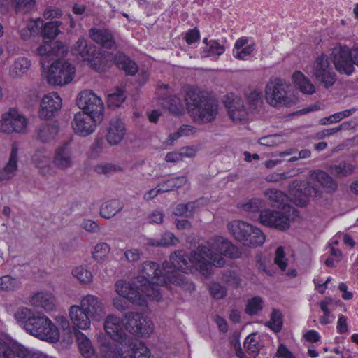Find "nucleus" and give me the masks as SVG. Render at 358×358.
Listing matches in <instances>:
<instances>
[{"label": "nucleus", "instance_id": "obj_1", "mask_svg": "<svg viewBox=\"0 0 358 358\" xmlns=\"http://www.w3.org/2000/svg\"><path fill=\"white\" fill-rule=\"evenodd\" d=\"M163 270L164 273L155 262H145L142 265L141 275L134 278V284L154 289L155 285L162 286L171 282L189 292L194 290V285L181 273H187L190 271L183 250L171 254L169 261L163 263Z\"/></svg>", "mask_w": 358, "mask_h": 358}, {"label": "nucleus", "instance_id": "obj_2", "mask_svg": "<svg viewBox=\"0 0 358 358\" xmlns=\"http://www.w3.org/2000/svg\"><path fill=\"white\" fill-rule=\"evenodd\" d=\"M67 51V47L61 41L47 42L37 48V52L41 56V68L44 70L48 69L46 79L49 84L63 86L73 79L76 69L69 62L57 59L49 65L55 57H62Z\"/></svg>", "mask_w": 358, "mask_h": 358}, {"label": "nucleus", "instance_id": "obj_3", "mask_svg": "<svg viewBox=\"0 0 358 358\" xmlns=\"http://www.w3.org/2000/svg\"><path fill=\"white\" fill-rule=\"evenodd\" d=\"M213 249L218 253H214L206 245H199L191 254L190 260L199 268L200 272L205 276L211 274L213 266L220 268L224 266L226 262L221 255L237 259L242 254L238 247L222 237L215 240Z\"/></svg>", "mask_w": 358, "mask_h": 358}, {"label": "nucleus", "instance_id": "obj_4", "mask_svg": "<svg viewBox=\"0 0 358 358\" xmlns=\"http://www.w3.org/2000/svg\"><path fill=\"white\" fill-rule=\"evenodd\" d=\"M14 316L17 323L29 334L52 343L59 341V331L46 315L34 313L26 307H20Z\"/></svg>", "mask_w": 358, "mask_h": 358}, {"label": "nucleus", "instance_id": "obj_5", "mask_svg": "<svg viewBox=\"0 0 358 358\" xmlns=\"http://www.w3.org/2000/svg\"><path fill=\"white\" fill-rule=\"evenodd\" d=\"M185 101L187 110L196 122L207 124L213 122L218 113L217 100L199 88L189 87Z\"/></svg>", "mask_w": 358, "mask_h": 358}, {"label": "nucleus", "instance_id": "obj_6", "mask_svg": "<svg viewBox=\"0 0 358 358\" xmlns=\"http://www.w3.org/2000/svg\"><path fill=\"white\" fill-rule=\"evenodd\" d=\"M227 228L230 234L244 245L256 248L265 241V236L257 227L245 222L234 220L229 222Z\"/></svg>", "mask_w": 358, "mask_h": 358}, {"label": "nucleus", "instance_id": "obj_7", "mask_svg": "<svg viewBox=\"0 0 358 358\" xmlns=\"http://www.w3.org/2000/svg\"><path fill=\"white\" fill-rule=\"evenodd\" d=\"M289 85L280 78H271L265 89L266 100L272 106H291L297 99L289 95Z\"/></svg>", "mask_w": 358, "mask_h": 358}, {"label": "nucleus", "instance_id": "obj_8", "mask_svg": "<svg viewBox=\"0 0 358 358\" xmlns=\"http://www.w3.org/2000/svg\"><path fill=\"white\" fill-rule=\"evenodd\" d=\"M312 78L325 88L333 86L336 81V74L330 66L327 55L322 54L315 59L311 72Z\"/></svg>", "mask_w": 358, "mask_h": 358}, {"label": "nucleus", "instance_id": "obj_9", "mask_svg": "<svg viewBox=\"0 0 358 358\" xmlns=\"http://www.w3.org/2000/svg\"><path fill=\"white\" fill-rule=\"evenodd\" d=\"M350 48L347 46H336L332 49L330 59L336 70L340 74L350 76L355 71Z\"/></svg>", "mask_w": 358, "mask_h": 358}, {"label": "nucleus", "instance_id": "obj_10", "mask_svg": "<svg viewBox=\"0 0 358 358\" xmlns=\"http://www.w3.org/2000/svg\"><path fill=\"white\" fill-rule=\"evenodd\" d=\"M77 106L83 110L82 113L102 116L103 117V103L100 97L92 90H84L79 94L76 100Z\"/></svg>", "mask_w": 358, "mask_h": 358}, {"label": "nucleus", "instance_id": "obj_11", "mask_svg": "<svg viewBox=\"0 0 358 358\" xmlns=\"http://www.w3.org/2000/svg\"><path fill=\"white\" fill-rule=\"evenodd\" d=\"M103 120L102 116L95 115V116L78 112L75 114L73 120L71 123L74 132L81 136H87L95 130L97 124Z\"/></svg>", "mask_w": 358, "mask_h": 358}, {"label": "nucleus", "instance_id": "obj_12", "mask_svg": "<svg viewBox=\"0 0 358 358\" xmlns=\"http://www.w3.org/2000/svg\"><path fill=\"white\" fill-rule=\"evenodd\" d=\"M298 182H293V187L289 190L292 202L299 206H306L310 197L321 198L322 192L315 185L308 182L303 188H296Z\"/></svg>", "mask_w": 358, "mask_h": 358}, {"label": "nucleus", "instance_id": "obj_13", "mask_svg": "<svg viewBox=\"0 0 358 358\" xmlns=\"http://www.w3.org/2000/svg\"><path fill=\"white\" fill-rule=\"evenodd\" d=\"M259 220L264 225L285 231L289 228L290 222L289 216L282 212L265 209L261 210L259 215Z\"/></svg>", "mask_w": 358, "mask_h": 358}, {"label": "nucleus", "instance_id": "obj_14", "mask_svg": "<svg viewBox=\"0 0 358 358\" xmlns=\"http://www.w3.org/2000/svg\"><path fill=\"white\" fill-rule=\"evenodd\" d=\"M26 126V119L15 109L4 113L0 120V131L7 134L22 132Z\"/></svg>", "mask_w": 358, "mask_h": 358}, {"label": "nucleus", "instance_id": "obj_15", "mask_svg": "<svg viewBox=\"0 0 358 358\" xmlns=\"http://www.w3.org/2000/svg\"><path fill=\"white\" fill-rule=\"evenodd\" d=\"M104 329L106 334L115 341L122 345L129 342V336L122 328V321L115 315H109L104 322Z\"/></svg>", "mask_w": 358, "mask_h": 358}, {"label": "nucleus", "instance_id": "obj_16", "mask_svg": "<svg viewBox=\"0 0 358 358\" xmlns=\"http://www.w3.org/2000/svg\"><path fill=\"white\" fill-rule=\"evenodd\" d=\"M80 306L90 320L99 321L105 316L102 301L94 295L89 294L84 296L81 300Z\"/></svg>", "mask_w": 358, "mask_h": 358}, {"label": "nucleus", "instance_id": "obj_17", "mask_svg": "<svg viewBox=\"0 0 358 358\" xmlns=\"http://www.w3.org/2000/svg\"><path fill=\"white\" fill-rule=\"evenodd\" d=\"M62 107V99L57 93H50L43 96L40 104L39 117L50 119L57 114Z\"/></svg>", "mask_w": 358, "mask_h": 358}, {"label": "nucleus", "instance_id": "obj_18", "mask_svg": "<svg viewBox=\"0 0 358 358\" xmlns=\"http://www.w3.org/2000/svg\"><path fill=\"white\" fill-rule=\"evenodd\" d=\"M52 163L59 170H65L73 166V157L69 142H65L55 149Z\"/></svg>", "mask_w": 358, "mask_h": 358}, {"label": "nucleus", "instance_id": "obj_19", "mask_svg": "<svg viewBox=\"0 0 358 358\" xmlns=\"http://www.w3.org/2000/svg\"><path fill=\"white\" fill-rule=\"evenodd\" d=\"M26 348L8 337L0 336V358H20Z\"/></svg>", "mask_w": 358, "mask_h": 358}, {"label": "nucleus", "instance_id": "obj_20", "mask_svg": "<svg viewBox=\"0 0 358 358\" xmlns=\"http://www.w3.org/2000/svg\"><path fill=\"white\" fill-rule=\"evenodd\" d=\"M95 51V47L83 37H80L71 48V52L73 55L90 62L91 66L95 64L92 63Z\"/></svg>", "mask_w": 358, "mask_h": 358}, {"label": "nucleus", "instance_id": "obj_21", "mask_svg": "<svg viewBox=\"0 0 358 358\" xmlns=\"http://www.w3.org/2000/svg\"><path fill=\"white\" fill-rule=\"evenodd\" d=\"M125 135V128L123 122L115 118L110 120L107 130L106 140L111 145L118 144Z\"/></svg>", "mask_w": 358, "mask_h": 358}, {"label": "nucleus", "instance_id": "obj_22", "mask_svg": "<svg viewBox=\"0 0 358 358\" xmlns=\"http://www.w3.org/2000/svg\"><path fill=\"white\" fill-rule=\"evenodd\" d=\"M130 348V350L121 352L120 358H149L150 351L141 341L134 343L132 338L129 337V342L124 344Z\"/></svg>", "mask_w": 358, "mask_h": 358}, {"label": "nucleus", "instance_id": "obj_23", "mask_svg": "<svg viewBox=\"0 0 358 358\" xmlns=\"http://www.w3.org/2000/svg\"><path fill=\"white\" fill-rule=\"evenodd\" d=\"M17 145L13 143L9 160L5 167L0 170V181L9 180L15 176L17 169Z\"/></svg>", "mask_w": 358, "mask_h": 358}, {"label": "nucleus", "instance_id": "obj_24", "mask_svg": "<svg viewBox=\"0 0 358 358\" xmlns=\"http://www.w3.org/2000/svg\"><path fill=\"white\" fill-rule=\"evenodd\" d=\"M91 38L96 43L106 49L115 47V41L113 35L108 29H91L90 30Z\"/></svg>", "mask_w": 358, "mask_h": 358}, {"label": "nucleus", "instance_id": "obj_25", "mask_svg": "<svg viewBox=\"0 0 358 358\" xmlns=\"http://www.w3.org/2000/svg\"><path fill=\"white\" fill-rule=\"evenodd\" d=\"M225 106L230 117L234 122H242L246 120L248 113L240 99L230 100L229 96H227Z\"/></svg>", "mask_w": 358, "mask_h": 358}, {"label": "nucleus", "instance_id": "obj_26", "mask_svg": "<svg viewBox=\"0 0 358 358\" xmlns=\"http://www.w3.org/2000/svg\"><path fill=\"white\" fill-rule=\"evenodd\" d=\"M311 177L324 189L327 193H333L338 189L337 182L324 171L317 170L312 173Z\"/></svg>", "mask_w": 358, "mask_h": 358}, {"label": "nucleus", "instance_id": "obj_27", "mask_svg": "<svg viewBox=\"0 0 358 358\" xmlns=\"http://www.w3.org/2000/svg\"><path fill=\"white\" fill-rule=\"evenodd\" d=\"M69 316L76 327L87 329L90 327V320L81 306H72L69 309Z\"/></svg>", "mask_w": 358, "mask_h": 358}, {"label": "nucleus", "instance_id": "obj_28", "mask_svg": "<svg viewBox=\"0 0 358 358\" xmlns=\"http://www.w3.org/2000/svg\"><path fill=\"white\" fill-rule=\"evenodd\" d=\"M31 61L25 57H19L15 59L9 69V75L13 78L22 77L29 70Z\"/></svg>", "mask_w": 358, "mask_h": 358}, {"label": "nucleus", "instance_id": "obj_29", "mask_svg": "<svg viewBox=\"0 0 358 358\" xmlns=\"http://www.w3.org/2000/svg\"><path fill=\"white\" fill-rule=\"evenodd\" d=\"M114 62L117 66L123 70L127 76H134L138 71V66L136 62L123 53H120L114 57Z\"/></svg>", "mask_w": 358, "mask_h": 358}, {"label": "nucleus", "instance_id": "obj_30", "mask_svg": "<svg viewBox=\"0 0 358 358\" xmlns=\"http://www.w3.org/2000/svg\"><path fill=\"white\" fill-rule=\"evenodd\" d=\"M30 302L35 307L43 308L47 312L55 308L54 298L48 293L38 292L36 294L31 297Z\"/></svg>", "mask_w": 358, "mask_h": 358}, {"label": "nucleus", "instance_id": "obj_31", "mask_svg": "<svg viewBox=\"0 0 358 358\" xmlns=\"http://www.w3.org/2000/svg\"><path fill=\"white\" fill-rule=\"evenodd\" d=\"M59 131L58 124L46 123L42 124L37 130V138L43 143L50 142L54 140Z\"/></svg>", "mask_w": 358, "mask_h": 358}, {"label": "nucleus", "instance_id": "obj_32", "mask_svg": "<svg viewBox=\"0 0 358 358\" xmlns=\"http://www.w3.org/2000/svg\"><path fill=\"white\" fill-rule=\"evenodd\" d=\"M124 205L117 199H113L103 203L100 208V215L106 219H110L117 213L122 211Z\"/></svg>", "mask_w": 358, "mask_h": 358}, {"label": "nucleus", "instance_id": "obj_33", "mask_svg": "<svg viewBox=\"0 0 358 358\" xmlns=\"http://www.w3.org/2000/svg\"><path fill=\"white\" fill-rule=\"evenodd\" d=\"M78 348L80 352L85 358H90L94 354V349L91 341L81 331H75Z\"/></svg>", "mask_w": 358, "mask_h": 358}, {"label": "nucleus", "instance_id": "obj_34", "mask_svg": "<svg viewBox=\"0 0 358 358\" xmlns=\"http://www.w3.org/2000/svg\"><path fill=\"white\" fill-rule=\"evenodd\" d=\"M292 79L296 86L304 94H313L315 88L310 80L301 71H295L292 75Z\"/></svg>", "mask_w": 358, "mask_h": 358}, {"label": "nucleus", "instance_id": "obj_35", "mask_svg": "<svg viewBox=\"0 0 358 358\" xmlns=\"http://www.w3.org/2000/svg\"><path fill=\"white\" fill-rule=\"evenodd\" d=\"M132 285L134 287L131 286L123 298H125L127 301L139 306H145L146 304V300L141 292H144V289L148 288V287L136 286L134 282Z\"/></svg>", "mask_w": 358, "mask_h": 358}, {"label": "nucleus", "instance_id": "obj_36", "mask_svg": "<svg viewBox=\"0 0 358 358\" xmlns=\"http://www.w3.org/2000/svg\"><path fill=\"white\" fill-rule=\"evenodd\" d=\"M162 106L174 115H180L183 111V106L179 98L170 96L162 99Z\"/></svg>", "mask_w": 358, "mask_h": 358}, {"label": "nucleus", "instance_id": "obj_37", "mask_svg": "<svg viewBox=\"0 0 358 358\" xmlns=\"http://www.w3.org/2000/svg\"><path fill=\"white\" fill-rule=\"evenodd\" d=\"M142 313L139 312L128 311L124 314V320H126L125 328L131 334L136 336L138 333V323L141 317Z\"/></svg>", "mask_w": 358, "mask_h": 358}, {"label": "nucleus", "instance_id": "obj_38", "mask_svg": "<svg viewBox=\"0 0 358 358\" xmlns=\"http://www.w3.org/2000/svg\"><path fill=\"white\" fill-rule=\"evenodd\" d=\"M198 208V201H189L187 203H180L175 208L173 214L176 216L193 217Z\"/></svg>", "mask_w": 358, "mask_h": 358}, {"label": "nucleus", "instance_id": "obj_39", "mask_svg": "<svg viewBox=\"0 0 358 358\" xmlns=\"http://www.w3.org/2000/svg\"><path fill=\"white\" fill-rule=\"evenodd\" d=\"M187 182V178L185 176H178L166 180L162 184V188L158 189V192H169L175 188L178 189L183 187Z\"/></svg>", "mask_w": 358, "mask_h": 358}, {"label": "nucleus", "instance_id": "obj_40", "mask_svg": "<svg viewBox=\"0 0 358 358\" xmlns=\"http://www.w3.org/2000/svg\"><path fill=\"white\" fill-rule=\"evenodd\" d=\"M62 24L60 21H50L43 25L41 35L44 38L54 39L60 33L59 27Z\"/></svg>", "mask_w": 358, "mask_h": 358}, {"label": "nucleus", "instance_id": "obj_41", "mask_svg": "<svg viewBox=\"0 0 358 358\" xmlns=\"http://www.w3.org/2000/svg\"><path fill=\"white\" fill-rule=\"evenodd\" d=\"M354 170V165L346 163L345 162H341L338 164L330 166L331 173L338 178L350 176L353 173Z\"/></svg>", "mask_w": 358, "mask_h": 358}, {"label": "nucleus", "instance_id": "obj_42", "mask_svg": "<svg viewBox=\"0 0 358 358\" xmlns=\"http://www.w3.org/2000/svg\"><path fill=\"white\" fill-rule=\"evenodd\" d=\"M282 315L281 312L273 308L271 313V319L265 323V325L271 329L274 332L278 333L282 328Z\"/></svg>", "mask_w": 358, "mask_h": 358}, {"label": "nucleus", "instance_id": "obj_43", "mask_svg": "<svg viewBox=\"0 0 358 358\" xmlns=\"http://www.w3.org/2000/svg\"><path fill=\"white\" fill-rule=\"evenodd\" d=\"M138 332L136 334L137 336L148 337L153 331L152 323L150 319L145 317L142 313L138 323Z\"/></svg>", "mask_w": 358, "mask_h": 358}, {"label": "nucleus", "instance_id": "obj_44", "mask_svg": "<svg viewBox=\"0 0 358 358\" xmlns=\"http://www.w3.org/2000/svg\"><path fill=\"white\" fill-rule=\"evenodd\" d=\"M126 96L122 90L117 89L114 93L110 94L108 97V106L109 108L120 107L125 101Z\"/></svg>", "mask_w": 358, "mask_h": 358}, {"label": "nucleus", "instance_id": "obj_45", "mask_svg": "<svg viewBox=\"0 0 358 358\" xmlns=\"http://www.w3.org/2000/svg\"><path fill=\"white\" fill-rule=\"evenodd\" d=\"M262 299L259 296H255L248 301L245 311L249 315L257 314L262 309Z\"/></svg>", "mask_w": 358, "mask_h": 358}, {"label": "nucleus", "instance_id": "obj_46", "mask_svg": "<svg viewBox=\"0 0 358 358\" xmlns=\"http://www.w3.org/2000/svg\"><path fill=\"white\" fill-rule=\"evenodd\" d=\"M242 208L246 212L260 213L261 210H264V202L260 199L253 198L243 204Z\"/></svg>", "mask_w": 358, "mask_h": 358}, {"label": "nucleus", "instance_id": "obj_47", "mask_svg": "<svg viewBox=\"0 0 358 358\" xmlns=\"http://www.w3.org/2000/svg\"><path fill=\"white\" fill-rule=\"evenodd\" d=\"M256 334L249 335L244 342V347L246 348L248 353L254 357H257L259 354V349L257 346L258 341L256 339Z\"/></svg>", "mask_w": 358, "mask_h": 358}, {"label": "nucleus", "instance_id": "obj_48", "mask_svg": "<svg viewBox=\"0 0 358 358\" xmlns=\"http://www.w3.org/2000/svg\"><path fill=\"white\" fill-rule=\"evenodd\" d=\"M20 286V282L9 275L0 278V289L2 290H14Z\"/></svg>", "mask_w": 358, "mask_h": 358}, {"label": "nucleus", "instance_id": "obj_49", "mask_svg": "<svg viewBox=\"0 0 358 358\" xmlns=\"http://www.w3.org/2000/svg\"><path fill=\"white\" fill-rule=\"evenodd\" d=\"M72 274L75 276L80 282L83 283H90L92 280V273L84 268L83 267H76L72 271Z\"/></svg>", "mask_w": 358, "mask_h": 358}, {"label": "nucleus", "instance_id": "obj_50", "mask_svg": "<svg viewBox=\"0 0 358 358\" xmlns=\"http://www.w3.org/2000/svg\"><path fill=\"white\" fill-rule=\"evenodd\" d=\"M94 171L99 174L110 176L114 173L121 171V168L113 164H101L94 167Z\"/></svg>", "mask_w": 358, "mask_h": 358}, {"label": "nucleus", "instance_id": "obj_51", "mask_svg": "<svg viewBox=\"0 0 358 358\" xmlns=\"http://www.w3.org/2000/svg\"><path fill=\"white\" fill-rule=\"evenodd\" d=\"M110 250V246L106 243H99L95 245L92 255L96 260L102 259L108 254Z\"/></svg>", "mask_w": 358, "mask_h": 358}, {"label": "nucleus", "instance_id": "obj_52", "mask_svg": "<svg viewBox=\"0 0 358 358\" xmlns=\"http://www.w3.org/2000/svg\"><path fill=\"white\" fill-rule=\"evenodd\" d=\"M268 199L275 203L282 204L285 203L287 196L282 192L275 189H269L265 192Z\"/></svg>", "mask_w": 358, "mask_h": 358}, {"label": "nucleus", "instance_id": "obj_53", "mask_svg": "<svg viewBox=\"0 0 358 358\" xmlns=\"http://www.w3.org/2000/svg\"><path fill=\"white\" fill-rule=\"evenodd\" d=\"M249 110L254 111L257 110L262 103L260 94L256 91L252 92L246 96Z\"/></svg>", "mask_w": 358, "mask_h": 358}, {"label": "nucleus", "instance_id": "obj_54", "mask_svg": "<svg viewBox=\"0 0 358 358\" xmlns=\"http://www.w3.org/2000/svg\"><path fill=\"white\" fill-rule=\"evenodd\" d=\"M223 281L229 286L238 287L241 285V279L236 272L228 271L223 275Z\"/></svg>", "mask_w": 358, "mask_h": 358}, {"label": "nucleus", "instance_id": "obj_55", "mask_svg": "<svg viewBox=\"0 0 358 358\" xmlns=\"http://www.w3.org/2000/svg\"><path fill=\"white\" fill-rule=\"evenodd\" d=\"M210 295L215 299H221L226 296L227 289L217 282L212 283L209 287Z\"/></svg>", "mask_w": 358, "mask_h": 358}, {"label": "nucleus", "instance_id": "obj_56", "mask_svg": "<svg viewBox=\"0 0 358 358\" xmlns=\"http://www.w3.org/2000/svg\"><path fill=\"white\" fill-rule=\"evenodd\" d=\"M224 51V46L216 41H210L209 47L203 50L205 57L212 55H221Z\"/></svg>", "mask_w": 358, "mask_h": 358}, {"label": "nucleus", "instance_id": "obj_57", "mask_svg": "<svg viewBox=\"0 0 358 358\" xmlns=\"http://www.w3.org/2000/svg\"><path fill=\"white\" fill-rule=\"evenodd\" d=\"M280 135L272 134L260 138L258 143L264 146H274L280 143Z\"/></svg>", "mask_w": 358, "mask_h": 358}, {"label": "nucleus", "instance_id": "obj_58", "mask_svg": "<svg viewBox=\"0 0 358 358\" xmlns=\"http://www.w3.org/2000/svg\"><path fill=\"white\" fill-rule=\"evenodd\" d=\"M160 247H166L169 245H176L178 243V239L175 235L170 231H166L162 236V238L159 241Z\"/></svg>", "mask_w": 358, "mask_h": 358}, {"label": "nucleus", "instance_id": "obj_59", "mask_svg": "<svg viewBox=\"0 0 358 358\" xmlns=\"http://www.w3.org/2000/svg\"><path fill=\"white\" fill-rule=\"evenodd\" d=\"M357 108H351L349 110H345L344 111H341V112L331 115H330V117H331L330 124L338 122L344 117H349L350 115H351L353 113L357 111Z\"/></svg>", "mask_w": 358, "mask_h": 358}, {"label": "nucleus", "instance_id": "obj_60", "mask_svg": "<svg viewBox=\"0 0 358 358\" xmlns=\"http://www.w3.org/2000/svg\"><path fill=\"white\" fill-rule=\"evenodd\" d=\"M285 257V252L282 247H278L275 251V257L274 262L282 271H285L287 267V262L283 261Z\"/></svg>", "mask_w": 358, "mask_h": 358}, {"label": "nucleus", "instance_id": "obj_61", "mask_svg": "<svg viewBox=\"0 0 358 358\" xmlns=\"http://www.w3.org/2000/svg\"><path fill=\"white\" fill-rule=\"evenodd\" d=\"M200 38L199 31L196 27L189 29L185 34L184 38L187 44L190 45L198 41Z\"/></svg>", "mask_w": 358, "mask_h": 358}, {"label": "nucleus", "instance_id": "obj_62", "mask_svg": "<svg viewBox=\"0 0 358 358\" xmlns=\"http://www.w3.org/2000/svg\"><path fill=\"white\" fill-rule=\"evenodd\" d=\"M131 287V285L127 283L126 281L120 280L116 282L115 283V289L117 293L122 296L125 295L127 294L129 289Z\"/></svg>", "mask_w": 358, "mask_h": 358}, {"label": "nucleus", "instance_id": "obj_63", "mask_svg": "<svg viewBox=\"0 0 358 358\" xmlns=\"http://www.w3.org/2000/svg\"><path fill=\"white\" fill-rule=\"evenodd\" d=\"M62 15L61 9L58 8L50 7L46 8L43 12V16L45 19L57 18Z\"/></svg>", "mask_w": 358, "mask_h": 358}, {"label": "nucleus", "instance_id": "obj_64", "mask_svg": "<svg viewBox=\"0 0 358 358\" xmlns=\"http://www.w3.org/2000/svg\"><path fill=\"white\" fill-rule=\"evenodd\" d=\"M113 306L114 307L121 312H127L129 309V303L125 298H115L113 300Z\"/></svg>", "mask_w": 358, "mask_h": 358}]
</instances>
